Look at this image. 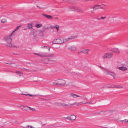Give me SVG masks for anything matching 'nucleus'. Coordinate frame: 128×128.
I'll return each instance as SVG.
<instances>
[{
    "label": "nucleus",
    "instance_id": "f257e3e1",
    "mask_svg": "<svg viewBox=\"0 0 128 128\" xmlns=\"http://www.w3.org/2000/svg\"><path fill=\"white\" fill-rule=\"evenodd\" d=\"M12 36L11 34L9 36L6 38V40L7 42V44H6V46H9L11 47H14L18 48V47L16 46L15 45L12 44H10L12 40V38H11V36Z\"/></svg>",
    "mask_w": 128,
    "mask_h": 128
},
{
    "label": "nucleus",
    "instance_id": "f03ea898",
    "mask_svg": "<svg viewBox=\"0 0 128 128\" xmlns=\"http://www.w3.org/2000/svg\"><path fill=\"white\" fill-rule=\"evenodd\" d=\"M34 54L36 55H37L39 56H42V57H52V58H49L48 59V61H49L50 62H51V61H54V60H51V59H53V58H54V54H49L48 55H47L46 56V55H45L44 54H38V53H34Z\"/></svg>",
    "mask_w": 128,
    "mask_h": 128
},
{
    "label": "nucleus",
    "instance_id": "7ed1b4c3",
    "mask_svg": "<svg viewBox=\"0 0 128 128\" xmlns=\"http://www.w3.org/2000/svg\"><path fill=\"white\" fill-rule=\"evenodd\" d=\"M112 56V54L111 52L107 53L105 54L102 56L104 59L109 58H111Z\"/></svg>",
    "mask_w": 128,
    "mask_h": 128
},
{
    "label": "nucleus",
    "instance_id": "20e7f679",
    "mask_svg": "<svg viewBox=\"0 0 128 128\" xmlns=\"http://www.w3.org/2000/svg\"><path fill=\"white\" fill-rule=\"evenodd\" d=\"M58 84L59 86H62L66 84V82L65 80L63 79H59L58 81Z\"/></svg>",
    "mask_w": 128,
    "mask_h": 128
},
{
    "label": "nucleus",
    "instance_id": "39448f33",
    "mask_svg": "<svg viewBox=\"0 0 128 128\" xmlns=\"http://www.w3.org/2000/svg\"><path fill=\"white\" fill-rule=\"evenodd\" d=\"M69 96L70 97L74 98H76L78 97H81V96L78 95L76 94H74L73 92L70 93L69 94Z\"/></svg>",
    "mask_w": 128,
    "mask_h": 128
},
{
    "label": "nucleus",
    "instance_id": "423d86ee",
    "mask_svg": "<svg viewBox=\"0 0 128 128\" xmlns=\"http://www.w3.org/2000/svg\"><path fill=\"white\" fill-rule=\"evenodd\" d=\"M76 116L73 115H72L70 116L67 117L65 118L66 119L70 120H74L76 118Z\"/></svg>",
    "mask_w": 128,
    "mask_h": 128
},
{
    "label": "nucleus",
    "instance_id": "0eeeda50",
    "mask_svg": "<svg viewBox=\"0 0 128 128\" xmlns=\"http://www.w3.org/2000/svg\"><path fill=\"white\" fill-rule=\"evenodd\" d=\"M84 103L82 102H75L74 103L70 104L71 106H79L81 104H83Z\"/></svg>",
    "mask_w": 128,
    "mask_h": 128
},
{
    "label": "nucleus",
    "instance_id": "6e6552de",
    "mask_svg": "<svg viewBox=\"0 0 128 128\" xmlns=\"http://www.w3.org/2000/svg\"><path fill=\"white\" fill-rule=\"evenodd\" d=\"M89 51V49H84L82 50L80 52H78V54H80L81 53H82L84 54H88V52Z\"/></svg>",
    "mask_w": 128,
    "mask_h": 128
},
{
    "label": "nucleus",
    "instance_id": "1a4fd4ad",
    "mask_svg": "<svg viewBox=\"0 0 128 128\" xmlns=\"http://www.w3.org/2000/svg\"><path fill=\"white\" fill-rule=\"evenodd\" d=\"M57 43L58 44H62L64 42V39L62 38H60L56 39Z\"/></svg>",
    "mask_w": 128,
    "mask_h": 128
},
{
    "label": "nucleus",
    "instance_id": "9d476101",
    "mask_svg": "<svg viewBox=\"0 0 128 128\" xmlns=\"http://www.w3.org/2000/svg\"><path fill=\"white\" fill-rule=\"evenodd\" d=\"M93 8L95 10L100 8L104 9L101 6L98 5H95L93 7Z\"/></svg>",
    "mask_w": 128,
    "mask_h": 128
},
{
    "label": "nucleus",
    "instance_id": "9b49d317",
    "mask_svg": "<svg viewBox=\"0 0 128 128\" xmlns=\"http://www.w3.org/2000/svg\"><path fill=\"white\" fill-rule=\"evenodd\" d=\"M75 37L74 36H70L68 38H66L64 40V42H65L67 41H68L70 40H72L74 39Z\"/></svg>",
    "mask_w": 128,
    "mask_h": 128
},
{
    "label": "nucleus",
    "instance_id": "f8f14e48",
    "mask_svg": "<svg viewBox=\"0 0 128 128\" xmlns=\"http://www.w3.org/2000/svg\"><path fill=\"white\" fill-rule=\"evenodd\" d=\"M42 16H44L46 18H47L48 19H52V16H51L48 15L44 14H42Z\"/></svg>",
    "mask_w": 128,
    "mask_h": 128
},
{
    "label": "nucleus",
    "instance_id": "ddd939ff",
    "mask_svg": "<svg viewBox=\"0 0 128 128\" xmlns=\"http://www.w3.org/2000/svg\"><path fill=\"white\" fill-rule=\"evenodd\" d=\"M68 48L72 51H74L76 50V47L74 46H71L69 47Z\"/></svg>",
    "mask_w": 128,
    "mask_h": 128
},
{
    "label": "nucleus",
    "instance_id": "4468645a",
    "mask_svg": "<svg viewBox=\"0 0 128 128\" xmlns=\"http://www.w3.org/2000/svg\"><path fill=\"white\" fill-rule=\"evenodd\" d=\"M111 50L113 52L119 54L120 52L118 49L117 48H115L113 49H112Z\"/></svg>",
    "mask_w": 128,
    "mask_h": 128
},
{
    "label": "nucleus",
    "instance_id": "2eb2a0df",
    "mask_svg": "<svg viewBox=\"0 0 128 128\" xmlns=\"http://www.w3.org/2000/svg\"><path fill=\"white\" fill-rule=\"evenodd\" d=\"M118 69L120 70L123 71H124L125 70H127V68L125 67H118Z\"/></svg>",
    "mask_w": 128,
    "mask_h": 128
},
{
    "label": "nucleus",
    "instance_id": "dca6fc26",
    "mask_svg": "<svg viewBox=\"0 0 128 128\" xmlns=\"http://www.w3.org/2000/svg\"><path fill=\"white\" fill-rule=\"evenodd\" d=\"M108 74H110L113 77L114 79L115 78L114 76H115V75L114 73L111 72H108Z\"/></svg>",
    "mask_w": 128,
    "mask_h": 128
},
{
    "label": "nucleus",
    "instance_id": "f3484780",
    "mask_svg": "<svg viewBox=\"0 0 128 128\" xmlns=\"http://www.w3.org/2000/svg\"><path fill=\"white\" fill-rule=\"evenodd\" d=\"M43 28L44 29V30H40L39 31L40 34L42 33V34H43L44 32H45V30H46V28H45L43 27Z\"/></svg>",
    "mask_w": 128,
    "mask_h": 128
},
{
    "label": "nucleus",
    "instance_id": "a211bd4d",
    "mask_svg": "<svg viewBox=\"0 0 128 128\" xmlns=\"http://www.w3.org/2000/svg\"><path fill=\"white\" fill-rule=\"evenodd\" d=\"M15 72L19 76H22L23 75L22 73L20 72L18 70H16V71Z\"/></svg>",
    "mask_w": 128,
    "mask_h": 128
},
{
    "label": "nucleus",
    "instance_id": "6ab92c4d",
    "mask_svg": "<svg viewBox=\"0 0 128 128\" xmlns=\"http://www.w3.org/2000/svg\"><path fill=\"white\" fill-rule=\"evenodd\" d=\"M36 26L37 28H40L42 26V25L41 24H36Z\"/></svg>",
    "mask_w": 128,
    "mask_h": 128
},
{
    "label": "nucleus",
    "instance_id": "aec40b11",
    "mask_svg": "<svg viewBox=\"0 0 128 128\" xmlns=\"http://www.w3.org/2000/svg\"><path fill=\"white\" fill-rule=\"evenodd\" d=\"M20 26H18V27H16V29L14 30L12 33L11 34V35L12 36V34H13V33L16 30H17L18 29L19 27H20Z\"/></svg>",
    "mask_w": 128,
    "mask_h": 128
},
{
    "label": "nucleus",
    "instance_id": "412c9836",
    "mask_svg": "<svg viewBox=\"0 0 128 128\" xmlns=\"http://www.w3.org/2000/svg\"><path fill=\"white\" fill-rule=\"evenodd\" d=\"M1 22L2 23L4 24L6 22L7 20L6 19L4 18L1 20Z\"/></svg>",
    "mask_w": 128,
    "mask_h": 128
},
{
    "label": "nucleus",
    "instance_id": "4be33fe9",
    "mask_svg": "<svg viewBox=\"0 0 128 128\" xmlns=\"http://www.w3.org/2000/svg\"><path fill=\"white\" fill-rule=\"evenodd\" d=\"M29 108H31L30 107H28L27 106H24V108L23 109L26 110H28Z\"/></svg>",
    "mask_w": 128,
    "mask_h": 128
},
{
    "label": "nucleus",
    "instance_id": "5701e85b",
    "mask_svg": "<svg viewBox=\"0 0 128 128\" xmlns=\"http://www.w3.org/2000/svg\"><path fill=\"white\" fill-rule=\"evenodd\" d=\"M10 66L12 67H15L16 66V65L14 63H10Z\"/></svg>",
    "mask_w": 128,
    "mask_h": 128
},
{
    "label": "nucleus",
    "instance_id": "b1692460",
    "mask_svg": "<svg viewBox=\"0 0 128 128\" xmlns=\"http://www.w3.org/2000/svg\"><path fill=\"white\" fill-rule=\"evenodd\" d=\"M22 69H24V71H27L28 72H31L32 71L30 70L29 69H28L25 68H22Z\"/></svg>",
    "mask_w": 128,
    "mask_h": 128
},
{
    "label": "nucleus",
    "instance_id": "393cba45",
    "mask_svg": "<svg viewBox=\"0 0 128 128\" xmlns=\"http://www.w3.org/2000/svg\"><path fill=\"white\" fill-rule=\"evenodd\" d=\"M28 27L30 28V29H32V24H28Z\"/></svg>",
    "mask_w": 128,
    "mask_h": 128
},
{
    "label": "nucleus",
    "instance_id": "a878e982",
    "mask_svg": "<svg viewBox=\"0 0 128 128\" xmlns=\"http://www.w3.org/2000/svg\"><path fill=\"white\" fill-rule=\"evenodd\" d=\"M120 122H122L123 123H126L127 122H128V120L126 119H125L124 120H120Z\"/></svg>",
    "mask_w": 128,
    "mask_h": 128
},
{
    "label": "nucleus",
    "instance_id": "bb28decb",
    "mask_svg": "<svg viewBox=\"0 0 128 128\" xmlns=\"http://www.w3.org/2000/svg\"><path fill=\"white\" fill-rule=\"evenodd\" d=\"M59 28V26L58 25H56L55 26L54 28H56V29L57 30V31H58V28Z\"/></svg>",
    "mask_w": 128,
    "mask_h": 128
},
{
    "label": "nucleus",
    "instance_id": "cd10ccee",
    "mask_svg": "<svg viewBox=\"0 0 128 128\" xmlns=\"http://www.w3.org/2000/svg\"><path fill=\"white\" fill-rule=\"evenodd\" d=\"M56 40H57L56 39H55V40H53L52 42V44H58L57 43V41H56Z\"/></svg>",
    "mask_w": 128,
    "mask_h": 128
},
{
    "label": "nucleus",
    "instance_id": "c85d7f7f",
    "mask_svg": "<svg viewBox=\"0 0 128 128\" xmlns=\"http://www.w3.org/2000/svg\"><path fill=\"white\" fill-rule=\"evenodd\" d=\"M53 85L54 86H59L58 85V82H57L56 83L55 82H54L53 83Z\"/></svg>",
    "mask_w": 128,
    "mask_h": 128
},
{
    "label": "nucleus",
    "instance_id": "c756f323",
    "mask_svg": "<svg viewBox=\"0 0 128 128\" xmlns=\"http://www.w3.org/2000/svg\"><path fill=\"white\" fill-rule=\"evenodd\" d=\"M62 103L59 102H56L55 103L56 104L59 106H61Z\"/></svg>",
    "mask_w": 128,
    "mask_h": 128
},
{
    "label": "nucleus",
    "instance_id": "7c9ffc66",
    "mask_svg": "<svg viewBox=\"0 0 128 128\" xmlns=\"http://www.w3.org/2000/svg\"><path fill=\"white\" fill-rule=\"evenodd\" d=\"M78 12H83V10H80V9L79 8L78 9V10H76Z\"/></svg>",
    "mask_w": 128,
    "mask_h": 128
},
{
    "label": "nucleus",
    "instance_id": "2f4dec72",
    "mask_svg": "<svg viewBox=\"0 0 128 128\" xmlns=\"http://www.w3.org/2000/svg\"><path fill=\"white\" fill-rule=\"evenodd\" d=\"M116 88H122L123 87V86H116Z\"/></svg>",
    "mask_w": 128,
    "mask_h": 128
},
{
    "label": "nucleus",
    "instance_id": "473e14b6",
    "mask_svg": "<svg viewBox=\"0 0 128 128\" xmlns=\"http://www.w3.org/2000/svg\"><path fill=\"white\" fill-rule=\"evenodd\" d=\"M64 107H67V108H68L70 107V106L68 104H65V105H64Z\"/></svg>",
    "mask_w": 128,
    "mask_h": 128
},
{
    "label": "nucleus",
    "instance_id": "72a5a7b5",
    "mask_svg": "<svg viewBox=\"0 0 128 128\" xmlns=\"http://www.w3.org/2000/svg\"><path fill=\"white\" fill-rule=\"evenodd\" d=\"M41 48H48V49L49 50L50 49V48H49L48 47L46 46H44L43 47L42 46V47H41Z\"/></svg>",
    "mask_w": 128,
    "mask_h": 128
},
{
    "label": "nucleus",
    "instance_id": "f704fd0d",
    "mask_svg": "<svg viewBox=\"0 0 128 128\" xmlns=\"http://www.w3.org/2000/svg\"><path fill=\"white\" fill-rule=\"evenodd\" d=\"M92 102H85L84 103V104H92Z\"/></svg>",
    "mask_w": 128,
    "mask_h": 128
},
{
    "label": "nucleus",
    "instance_id": "c9c22d12",
    "mask_svg": "<svg viewBox=\"0 0 128 128\" xmlns=\"http://www.w3.org/2000/svg\"><path fill=\"white\" fill-rule=\"evenodd\" d=\"M64 105L65 103H62L61 106L64 107Z\"/></svg>",
    "mask_w": 128,
    "mask_h": 128
},
{
    "label": "nucleus",
    "instance_id": "e433bc0d",
    "mask_svg": "<svg viewBox=\"0 0 128 128\" xmlns=\"http://www.w3.org/2000/svg\"><path fill=\"white\" fill-rule=\"evenodd\" d=\"M22 94V95H25L26 96H30V94Z\"/></svg>",
    "mask_w": 128,
    "mask_h": 128
},
{
    "label": "nucleus",
    "instance_id": "4c0bfd02",
    "mask_svg": "<svg viewBox=\"0 0 128 128\" xmlns=\"http://www.w3.org/2000/svg\"><path fill=\"white\" fill-rule=\"evenodd\" d=\"M30 110H32L33 111H35V110L34 108H30Z\"/></svg>",
    "mask_w": 128,
    "mask_h": 128
},
{
    "label": "nucleus",
    "instance_id": "58836bf2",
    "mask_svg": "<svg viewBox=\"0 0 128 128\" xmlns=\"http://www.w3.org/2000/svg\"><path fill=\"white\" fill-rule=\"evenodd\" d=\"M100 17L101 18V19H104L106 18V17L105 16L104 17H102L101 16Z\"/></svg>",
    "mask_w": 128,
    "mask_h": 128
},
{
    "label": "nucleus",
    "instance_id": "ea45409f",
    "mask_svg": "<svg viewBox=\"0 0 128 128\" xmlns=\"http://www.w3.org/2000/svg\"><path fill=\"white\" fill-rule=\"evenodd\" d=\"M30 96H36V95H32V94H30Z\"/></svg>",
    "mask_w": 128,
    "mask_h": 128
},
{
    "label": "nucleus",
    "instance_id": "a19ab883",
    "mask_svg": "<svg viewBox=\"0 0 128 128\" xmlns=\"http://www.w3.org/2000/svg\"><path fill=\"white\" fill-rule=\"evenodd\" d=\"M39 8L41 9L42 8H42V7H39Z\"/></svg>",
    "mask_w": 128,
    "mask_h": 128
},
{
    "label": "nucleus",
    "instance_id": "79ce46f5",
    "mask_svg": "<svg viewBox=\"0 0 128 128\" xmlns=\"http://www.w3.org/2000/svg\"><path fill=\"white\" fill-rule=\"evenodd\" d=\"M4 63L6 64H9L8 63V62H4Z\"/></svg>",
    "mask_w": 128,
    "mask_h": 128
},
{
    "label": "nucleus",
    "instance_id": "37998d69",
    "mask_svg": "<svg viewBox=\"0 0 128 128\" xmlns=\"http://www.w3.org/2000/svg\"><path fill=\"white\" fill-rule=\"evenodd\" d=\"M84 99H85V100H87V98H84Z\"/></svg>",
    "mask_w": 128,
    "mask_h": 128
},
{
    "label": "nucleus",
    "instance_id": "c03bdc74",
    "mask_svg": "<svg viewBox=\"0 0 128 128\" xmlns=\"http://www.w3.org/2000/svg\"><path fill=\"white\" fill-rule=\"evenodd\" d=\"M28 126H26V127L25 128H28Z\"/></svg>",
    "mask_w": 128,
    "mask_h": 128
},
{
    "label": "nucleus",
    "instance_id": "a18cd8bd",
    "mask_svg": "<svg viewBox=\"0 0 128 128\" xmlns=\"http://www.w3.org/2000/svg\"><path fill=\"white\" fill-rule=\"evenodd\" d=\"M55 18V19H58V17H56V18Z\"/></svg>",
    "mask_w": 128,
    "mask_h": 128
},
{
    "label": "nucleus",
    "instance_id": "49530a36",
    "mask_svg": "<svg viewBox=\"0 0 128 128\" xmlns=\"http://www.w3.org/2000/svg\"><path fill=\"white\" fill-rule=\"evenodd\" d=\"M37 7H38V8H39V7H40V6H37Z\"/></svg>",
    "mask_w": 128,
    "mask_h": 128
},
{
    "label": "nucleus",
    "instance_id": "de8ad7c7",
    "mask_svg": "<svg viewBox=\"0 0 128 128\" xmlns=\"http://www.w3.org/2000/svg\"><path fill=\"white\" fill-rule=\"evenodd\" d=\"M45 125V124H43V125Z\"/></svg>",
    "mask_w": 128,
    "mask_h": 128
},
{
    "label": "nucleus",
    "instance_id": "09e8293b",
    "mask_svg": "<svg viewBox=\"0 0 128 128\" xmlns=\"http://www.w3.org/2000/svg\"><path fill=\"white\" fill-rule=\"evenodd\" d=\"M18 68H22L20 67H18Z\"/></svg>",
    "mask_w": 128,
    "mask_h": 128
},
{
    "label": "nucleus",
    "instance_id": "8fccbe9b",
    "mask_svg": "<svg viewBox=\"0 0 128 128\" xmlns=\"http://www.w3.org/2000/svg\"><path fill=\"white\" fill-rule=\"evenodd\" d=\"M98 20H100V18H98Z\"/></svg>",
    "mask_w": 128,
    "mask_h": 128
},
{
    "label": "nucleus",
    "instance_id": "3c124183",
    "mask_svg": "<svg viewBox=\"0 0 128 128\" xmlns=\"http://www.w3.org/2000/svg\"><path fill=\"white\" fill-rule=\"evenodd\" d=\"M99 67H100V68H102V67L101 66H99Z\"/></svg>",
    "mask_w": 128,
    "mask_h": 128
},
{
    "label": "nucleus",
    "instance_id": "603ef678",
    "mask_svg": "<svg viewBox=\"0 0 128 128\" xmlns=\"http://www.w3.org/2000/svg\"><path fill=\"white\" fill-rule=\"evenodd\" d=\"M24 30H26V29L24 28Z\"/></svg>",
    "mask_w": 128,
    "mask_h": 128
},
{
    "label": "nucleus",
    "instance_id": "864d4df0",
    "mask_svg": "<svg viewBox=\"0 0 128 128\" xmlns=\"http://www.w3.org/2000/svg\"><path fill=\"white\" fill-rule=\"evenodd\" d=\"M127 53H128V52H127Z\"/></svg>",
    "mask_w": 128,
    "mask_h": 128
},
{
    "label": "nucleus",
    "instance_id": "5fc2aeb1",
    "mask_svg": "<svg viewBox=\"0 0 128 128\" xmlns=\"http://www.w3.org/2000/svg\"><path fill=\"white\" fill-rule=\"evenodd\" d=\"M127 66H128V65H127Z\"/></svg>",
    "mask_w": 128,
    "mask_h": 128
}]
</instances>
